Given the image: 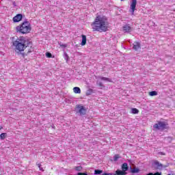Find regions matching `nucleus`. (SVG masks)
<instances>
[{
  "label": "nucleus",
  "mask_w": 175,
  "mask_h": 175,
  "mask_svg": "<svg viewBox=\"0 0 175 175\" xmlns=\"http://www.w3.org/2000/svg\"><path fill=\"white\" fill-rule=\"evenodd\" d=\"M93 31L98 32H106L109 28V22L107 18L103 16H97L94 21L91 24Z\"/></svg>",
  "instance_id": "f257e3e1"
},
{
  "label": "nucleus",
  "mask_w": 175,
  "mask_h": 175,
  "mask_svg": "<svg viewBox=\"0 0 175 175\" xmlns=\"http://www.w3.org/2000/svg\"><path fill=\"white\" fill-rule=\"evenodd\" d=\"M31 44V41H29L28 38H25V37L23 36L19 37L13 42V46L15 50H17L18 51H24L25 49L27 47H29Z\"/></svg>",
  "instance_id": "f03ea898"
},
{
  "label": "nucleus",
  "mask_w": 175,
  "mask_h": 175,
  "mask_svg": "<svg viewBox=\"0 0 175 175\" xmlns=\"http://www.w3.org/2000/svg\"><path fill=\"white\" fill-rule=\"evenodd\" d=\"M31 29H32V27H31V23L29 21H25L16 27V32L22 33L23 35L29 33Z\"/></svg>",
  "instance_id": "7ed1b4c3"
},
{
  "label": "nucleus",
  "mask_w": 175,
  "mask_h": 175,
  "mask_svg": "<svg viewBox=\"0 0 175 175\" xmlns=\"http://www.w3.org/2000/svg\"><path fill=\"white\" fill-rule=\"evenodd\" d=\"M153 129H154V131H160L161 132H162V131L167 129V122L159 121L157 122V123L153 125Z\"/></svg>",
  "instance_id": "20e7f679"
},
{
  "label": "nucleus",
  "mask_w": 175,
  "mask_h": 175,
  "mask_svg": "<svg viewBox=\"0 0 175 175\" xmlns=\"http://www.w3.org/2000/svg\"><path fill=\"white\" fill-rule=\"evenodd\" d=\"M153 166L154 169H159V170H162L163 168L167 167V165H163L162 163H159L158 161H154L153 163Z\"/></svg>",
  "instance_id": "39448f33"
},
{
  "label": "nucleus",
  "mask_w": 175,
  "mask_h": 175,
  "mask_svg": "<svg viewBox=\"0 0 175 175\" xmlns=\"http://www.w3.org/2000/svg\"><path fill=\"white\" fill-rule=\"evenodd\" d=\"M77 109H78L77 113H79V116H85L87 110L84 106L81 105H77Z\"/></svg>",
  "instance_id": "423d86ee"
},
{
  "label": "nucleus",
  "mask_w": 175,
  "mask_h": 175,
  "mask_svg": "<svg viewBox=\"0 0 175 175\" xmlns=\"http://www.w3.org/2000/svg\"><path fill=\"white\" fill-rule=\"evenodd\" d=\"M137 3V0H132L130 5V12L132 14H134L135 10H136V4Z\"/></svg>",
  "instance_id": "0eeeda50"
},
{
  "label": "nucleus",
  "mask_w": 175,
  "mask_h": 175,
  "mask_svg": "<svg viewBox=\"0 0 175 175\" xmlns=\"http://www.w3.org/2000/svg\"><path fill=\"white\" fill-rule=\"evenodd\" d=\"M122 32L124 33H131L132 32V27L129 25H124L122 27Z\"/></svg>",
  "instance_id": "6e6552de"
},
{
  "label": "nucleus",
  "mask_w": 175,
  "mask_h": 175,
  "mask_svg": "<svg viewBox=\"0 0 175 175\" xmlns=\"http://www.w3.org/2000/svg\"><path fill=\"white\" fill-rule=\"evenodd\" d=\"M21 20H23V15L21 14H17L13 18L14 23H19Z\"/></svg>",
  "instance_id": "1a4fd4ad"
},
{
  "label": "nucleus",
  "mask_w": 175,
  "mask_h": 175,
  "mask_svg": "<svg viewBox=\"0 0 175 175\" xmlns=\"http://www.w3.org/2000/svg\"><path fill=\"white\" fill-rule=\"evenodd\" d=\"M140 49V42H135L133 44V49L135 50V51H137Z\"/></svg>",
  "instance_id": "9d476101"
},
{
  "label": "nucleus",
  "mask_w": 175,
  "mask_h": 175,
  "mask_svg": "<svg viewBox=\"0 0 175 175\" xmlns=\"http://www.w3.org/2000/svg\"><path fill=\"white\" fill-rule=\"evenodd\" d=\"M86 44H87V36L82 35V41H81V45L85 46Z\"/></svg>",
  "instance_id": "9b49d317"
},
{
  "label": "nucleus",
  "mask_w": 175,
  "mask_h": 175,
  "mask_svg": "<svg viewBox=\"0 0 175 175\" xmlns=\"http://www.w3.org/2000/svg\"><path fill=\"white\" fill-rule=\"evenodd\" d=\"M73 92L75 94H81V90L79 87H75L73 88Z\"/></svg>",
  "instance_id": "f8f14e48"
},
{
  "label": "nucleus",
  "mask_w": 175,
  "mask_h": 175,
  "mask_svg": "<svg viewBox=\"0 0 175 175\" xmlns=\"http://www.w3.org/2000/svg\"><path fill=\"white\" fill-rule=\"evenodd\" d=\"M122 169L123 172L126 173V171L128 170V163H124L122 165Z\"/></svg>",
  "instance_id": "ddd939ff"
},
{
  "label": "nucleus",
  "mask_w": 175,
  "mask_h": 175,
  "mask_svg": "<svg viewBox=\"0 0 175 175\" xmlns=\"http://www.w3.org/2000/svg\"><path fill=\"white\" fill-rule=\"evenodd\" d=\"M116 173L117 175H125V174H126V172H124V170H116Z\"/></svg>",
  "instance_id": "4468645a"
},
{
  "label": "nucleus",
  "mask_w": 175,
  "mask_h": 175,
  "mask_svg": "<svg viewBox=\"0 0 175 175\" xmlns=\"http://www.w3.org/2000/svg\"><path fill=\"white\" fill-rule=\"evenodd\" d=\"M100 80H103L104 81H109V83H111V79L107 78L105 77H100Z\"/></svg>",
  "instance_id": "2eb2a0df"
},
{
  "label": "nucleus",
  "mask_w": 175,
  "mask_h": 175,
  "mask_svg": "<svg viewBox=\"0 0 175 175\" xmlns=\"http://www.w3.org/2000/svg\"><path fill=\"white\" fill-rule=\"evenodd\" d=\"M131 113L133 114H139V109H137L136 108H132L131 109Z\"/></svg>",
  "instance_id": "dca6fc26"
},
{
  "label": "nucleus",
  "mask_w": 175,
  "mask_h": 175,
  "mask_svg": "<svg viewBox=\"0 0 175 175\" xmlns=\"http://www.w3.org/2000/svg\"><path fill=\"white\" fill-rule=\"evenodd\" d=\"M30 46V48L28 49L27 52V55H28V54H29V53H33V47H32V44Z\"/></svg>",
  "instance_id": "f3484780"
},
{
  "label": "nucleus",
  "mask_w": 175,
  "mask_h": 175,
  "mask_svg": "<svg viewBox=\"0 0 175 175\" xmlns=\"http://www.w3.org/2000/svg\"><path fill=\"white\" fill-rule=\"evenodd\" d=\"M149 95L150 96H155L158 95V92H157V91H152L149 93Z\"/></svg>",
  "instance_id": "a211bd4d"
},
{
  "label": "nucleus",
  "mask_w": 175,
  "mask_h": 175,
  "mask_svg": "<svg viewBox=\"0 0 175 175\" xmlns=\"http://www.w3.org/2000/svg\"><path fill=\"white\" fill-rule=\"evenodd\" d=\"M75 169L77 172H81V170H83V167H81V165L76 166L75 167Z\"/></svg>",
  "instance_id": "6ab92c4d"
},
{
  "label": "nucleus",
  "mask_w": 175,
  "mask_h": 175,
  "mask_svg": "<svg viewBox=\"0 0 175 175\" xmlns=\"http://www.w3.org/2000/svg\"><path fill=\"white\" fill-rule=\"evenodd\" d=\"M5 137H6V133H3L0 135L1 140H5Z\"/></svg>",
  "instance_id": "aec40b11"
},
{
  "label": "nucleus",
  "mask_w": 175,
  "mask_h": 175,
  "mask_svg": "<svg viewBox=\"0 0 175 175\" xmlns=\"http://www.w3.org/2000/svg\"><path fill=\"white\" fill-rule=\"evenodd\" d=\"M139 172H140V170L138 168H133L131 170V173H139Z\"/></svg>",
  "instance_id": "412c9836"
},
{
  "label": "nucleus",
  "mask_w": 175,
  "mask_h": 175,
  "mask_svg": "<svg viewBox=\"0 0 175 175\" xmlns=\"http://www.w3.org/2000/svg\"><path fill=\"white\" fill-rule=\"evenodd\" d=\"M103 171L100 170H94V174H102Z\"/></svg>",
  "instance_id": "4be33fe9"
},
{
  "label": "nucleus",
  "mask_w": 175,
  "mask_h": 175,
  "mask_svg": "<svg viewBox=\"0 0 175 175\" xmlns=\"http://www.w3.org/2000/svg\"><path fill=\"white\" fill-rule=\"evenodd\" d=\"M146 175H162V174L161 172H155L154 174L152 172H150V173L147 174Z\"/></svg>",
  "instance_id": "5701e85b"
},
{
  "label": "nucleus",
  "mask_w": 175,
  "mask_h": 175,
  "mask_svg": "<svg viewBox=\"0 0 175 175\" xmlns=\"http://www.w3.org/2000/svg\"><path fill=\"white\" fill-rule=\"evenodd\" d=\"M59 44L62 49H66V47H68V44H62L61 42H59Z\"/></svg>",
  "instance_id": "b1692460"
},
{
  "label": "nucleus",
  "mask_w": 175,
  "mask_h": 175,
  "mask_svg": "<svg viewBox=\"0 0 175 175\" xmlns=\"http://www.w3.org/2000/svg\"><path fill=\"white\" fill-rule=\"evenodd\" d=\"M64 59H66V61L68 62L69 61V56L68 55V53H64Z\"/></svg>",
  "instance_id": "393cba45"
},
{
  "label": "nucleus",
  "mask_w": 175,
  "mask_h": 175,
  "mask_svg": "<svg viewBox=\"0 0 175 175\" xmlns=\"http://www.w3.org/2000/svg\"><path fill=\"white\" fill-rule=\"evenodd\" d=\"M46 57H47V58H51V57H53V55L50 53V52H46Z\"/></svg>",
  "instance_id": "a878e982"
},
{
  "label": "nucleus",
  "mask_w": 175,
  "mask_h": 175,
  "mask_svg": "<svg viewBox=\"0 0 175 175\" xmlns=\"http://www.w3.org/2000/svg\"><path fill=\"white\" fill-rule=\"evenodd\" d=\"M97 83L99 85V87H100V88H105V85H103V83L102 82H98Z\"/></svg>",
  "instance_id": "bb28decb"
},
{
  "label": "nucleus",
  "mask_w": 175,
  "mask_h": 175,
  "mask_svg": "<svg viewBox=\"0 0 175 175\" xmlns=\"http://www.w3.org/2000/svg\"><path fill=\"white\" fill-rule=\"evenodd\" d=\"M77 175H88L87 173L79 172Z\"/></svg>",
  "instance_id": "cd10ccee"
},
{
  "label": "nucleus",
  "mask_w": 175,
  "mask_h": 175,
  "mask_svg": "<svg viewBox=\"0 0 175 175\" xmlns=\"http://www.w3.org/2000/svg\"><path fill=\"white\" fill-rule=\"evenodd\" d=\"M118 159V155H115L113 157V161H117Z\"/></svg>",
  "instance_id": "c85d7f7f"
},
{
  "label": "nucleus",
  "mask_w": 175,
  "mask_h": 175,
  "mask_svg": "<svg viewBox=\"0 0 175 175\" xmlns=\"http://www.w3.org/2000/svg\"><path fill=\"white\" fill-rule=\"evenodd\" d=\"M159 155H166V154H165L163 152H159Z\"/></svg>",
  "instance_id": "c756f323"
},
{
  "label": "nucleus",
  "mask_w": 175,
  "mask_h": 175,
  "mask_svg": "<svg viewBox=\"0 0 175 175\" xmlns=\"http://www.w3.org/2000/svg\"><path fill=\"white\" fill-rule=\"evenodd\" d=\"M39 169H40V170L41 172H43V171H44L43 167H39Z\"/></svg>",
  "instance_id": "7c9ffc66"
},
{
  "label": "nucleus",
  "mask_w": 175,
  "mask_h": 175,
  "mask_svg": "<svg viewBox=\"0 0 175 175\" xmlns=\"http://www.w3.org/2000/svg\"><path fill=\"white\" fill-rule=\"evenodd\" d=\"M37 166H38V167H40L42 166V164L40 163H37Z\"/></svg>",
  "instance_id": "2f4dec72"
},
{
  "label": "nucleus",
  "mask_w": 175,
  "mask_h": 175,
  "mask_svg": "<svg viewBox=\"0 0 175 175\" xmlns=\"http://www.w3.org/2000/svg\"><path fill=\"white\" fill-rule=\"evenodd\" d=\"M12 5H14V6H16V1H14V2L12 3Z\"/></svg>",
  "instance_id": "473e14b6"
},
{
  "label": "nucleus",
  "mask_w": 175,
  "mask_h": 175,
  "mask_svg": "<svg viewBox=\"0 0 175 175\" xmlns=\"http://www.w3.org/2000/svg\"><path fill=\"white\" fill-rule=\"evenodd\" d=\"M2 128H3V127L0 126V129H2Z\"/></svg>",
  "instance_id": "72a5a7b5"
},
{
  "label": "nucleus",
  "mask_w": 175,
  "mask_h": 175,
  "mask_svg": "<svg viewBox=\"0 0 175 175\" xmlns=\"http://www.w3.org/2000/svg\"><path fill=\"white\" fill-rule=\"evenodd\" d=\"M121 1H124V0H121Z\"/></svg>",
  "instance_id": "f704fd0d"
}]
</instances>
